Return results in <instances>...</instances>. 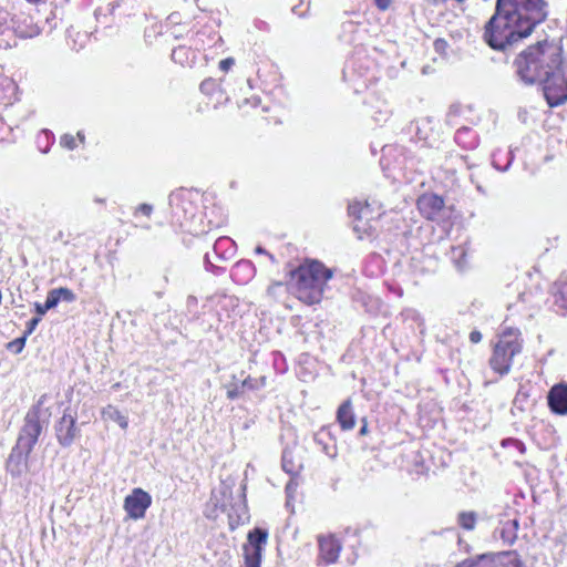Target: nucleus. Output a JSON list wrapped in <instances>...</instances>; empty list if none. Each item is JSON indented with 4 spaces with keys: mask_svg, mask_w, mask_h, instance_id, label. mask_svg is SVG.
Here are the masks:
<instances>
[{
    "mask_svg": "<svg viewBox=\"0 0 567 567\" xmlns=\"http://www.w3.org/2000/svg\"><path fill=\"white\" fill-rule=\"evenodd\" d=\"M268 533L265 529L261 528H255L248 534V542L249 545H247L250 549H259V553H261V547L267 543Z\"/></svg>",
    "mask_w": 567,
    "mask_h": 567,
    "instance_id": "2eb2a0df",
    "label": "nucleus"
},
{
    "mask_svg": "<svg viewBox=\"0 0 567 567\" xmlns=\"http://www.w3.org/2000/svg\"><path fill=\"white\" fill-rule=\"evenodd\" d=\"M457 2H464L465 0H456Z\"/></svg>",
    "mask_w": 567,
    "mask_h": 567,
    "instance_id": "c03bdc74",
    "label": "nucleus"
},
{
    "mask_svg": "<svg viewBox=\"0 0 567 567\" xmlns=\"http://www.w3.org/2000/svg\"><path fill=\"white\" fill-rule=\"evenodd\" d=\"M54 290V293L56 295V297L59 298V300H64V301H68V302H73L75 300V295L72 290H70L69 288H56V289H53Z\"/></svg>",
    "mask_w": 567,
    "mask_h": 567,
    "instance_id": "5701e85b",
    "label": "nucleus"
},
{
    "mask_svg": "<svg viewBox=\"0 0 567 567\" xmlns=\"http://www.w3.org/2000/svg\"><path fill=\"white\" fill-rule=\"evenodd\" d=\"M41 318L40 317H37V318H32L29 322H28V330H27V333H32V331L35 329V327L38 326V323L40 322Z\"/></svg>",
    "mask_w": 567,
    "mask_h": 567,
    "instance_id": "473e14b6",
    "label": "nucleus"
},
{
    "mask_svg": "<svg viewBox=\"0 0 567 567\" xmlns=\"http://www.w3.org/2000/svg\"><path fill=\"white\" fill-rule=\"evenodd\" d=\"M290 456H291V452L288 450H285L284 454H282V468L285 472H287L289 474H296V473H298L300 465L295 464L292 462V460L290 458Z\"/></svg>",
    "mask_w": 567,
    "mask_h": 567,
    "instance_id": "aec40b11",
    "label": "nucleus"
},
{
    "mask_svg": "<svg viewBox=\"0 0 567 567\" xmlns=\"http://www.w3.org/2000/svg\"><path fill=\"white\" fill-rule=\"evenodd\" d=\"M244 551L246 567H260L261 553H259V549H250L248 546H244Z\"/></svg>",
    "mask_w": 567,
    "mask_h": 567,
    "instance_id": "a211bd4d",
    "label": "nucleus"
},
{
    "mask_svg": "<svg viewBox=\"0 0 567 567\" xmlns=\"http://www.w3.org/2000/svg\"><path fill=\"white\" fill-rule=\"evenodd\" d=\"M516 74L525 84H542L549 106L567 101V78L563 70V50L555 42L543 41L528 47L514 61Z\"/></svg>",
    "mask_w": 567,
    "mask_h": 567,
    "instance_id": "f257e3e1",
    "label": "nucleus"
},
{
    "mask_svg": "<svg viewBox=\"0 0 567 567\" xmlns=\"http://www.w3.org/2000/svg\"><path fill=\"white\" fill-rule=\"evenodd\" d=\"M243 393L240 385H234L227 390V398L230 400L237 399Z\"/></svg>",
    "mask_w": 567,
    "mask_h": 567,
    "instance_id": "a878e982",
    "label": "nucleus"
},
{
    "mask_svg": "<svg viewBox=\"0 0 567 567\" xmlns=\"http://www.w3.org/2000/svg\"><path fill=\"white\" fill-rule=\"evenodd\" d=\"M151 504V495L144 489L136 487L125 497L123 507L130 518L137 520L145 516Z\"/></svg>",
    "mask_w": 567,
    "mask_h": 567,
    "instance_id": "423d86ee",
    "label": "nucleus"
},
{
    "mask_svg": "<svg viewBox=\"0 0 567 567\" xmlns=\"http://www.w3.org/2000/svg\"><path fill=\"white\" fill-rule=\"evenodd\" d=\"M256 252L257 254H266V250L262 247L258 246V247H256Z\"/></svg>",
    "mask_w": 567,
    "mask_h": 567,
    "instance_id": "4c0bfd02",
    "label": "nucleus"
},
{
    "mask_svg": "<svg viewBox=\"0 0 567 567\" xmlns=\"http://www.w3.org/2000/svg\"><path fill=\"white\" fill-rule=\"evenodd\" d=\"M477 522V514L473 511L461 512L457 515L458 525L465 530H473Z\"/></svg>",
    "mask_w": 567,
    "mask_h": 567,
    "instance_id": "f3484780",
    "label": "nucleus"
},
{
    "mask_svg": "<svg viewBox=\"0 0 567 567\" xmlns=\"http://www.w3.org/2000/svg\"><path fill=\"white\" fill-rule=\"evenodd\" d=\"M466 567H498V566L496 565V563L493 559L488 558L487 556H482L480 558V560L475 564L468 565L466 563Z\"/></svg>",
    "mask_w": 567,
    "mask_h": 567,
    "instance_id": "b1692460",
    "label": "nucleus"
},
{
    "mask_svg": "<svg viewBox=\"0 0 567 567\" xmlns=\"http://www.w3.org/2000/svg\"><path fill=\"white\" fill-rule=\"evenodd\" d=\"M42 431V426L39 421L38 412H29L24 419V424L19 434L17 445L27 453H31L38 437Z\"/></svg>",
    "mask_w": 567,
    "mask_h": 567,
    "instance_id": "39448f33",
    "label": "nucleus"
},
{
    "mask_svg": "<svg viewBox=\"0 0 567 567\" xmlns=\"http://www.w3.org/2000/svg\"><path fill=\"white\" fill-rule=\"evenodd\" d=\"M240 386H241L243 389H244V388H246V386L252 388V385H251V380H250L249 378H248V379H246V380H244V381L241 382Z\"/></svg>",
    "mask_w": 567,
    "mask_h": 567,
    "instance_id": "e433bc0d",
    "label": "nucleus"
},
{
    "mask_svg": "<svg viewBox=\"0 0 567 567\" xmlns=\"http://www.w3.org/2000/svg\"><path fill=\"white\" fill-rule=\"evenodd\" d=\"M78 137H79L82 142L84 141V135H83L81 132H79V133H78Z\"/></svg>",
    "mask_w": 567,
    "mask_h": 567,
    "instance_id": "a19ab883",
    "label": "nucleus"
},
{
    "mask_svg": "<svg viewBox=\"0 0 567 567\" xmlns=\"http://www.w3.org/2000/svg\"><path fill=\"white\" fill-rule=\"evenodd\" d=\"M234 63L235 61L233 58L224 59L219 62V69L226 72L234 65Z\"/></svg>",
    "mask_w": 567,
    "mask_h": 567,
    "instance_id": "c85d7f7f",
    "label": "nucleus"
},
{
    "mask_svg": "<svg viewBox=\"0 0 567 567\" xmlns=\"http://www.w3.org/2000/svg\"><path fill=\"white\" fill-rule=\"evenodd\" d=\"M56 439L63 446H70L79 435L75 417L64 411L62 417L55 425Z\"/></svg>",
    "mask_w": 567,
    "mask_h": 567,
    "instance_id": "6e6552de",
    "label": "nucleus"
},
{
    "mask_svg": "<svg viewBox=\"0 0 567 567\" xmlns=\"http://www.w3.org/2000/svg\"><path fill=\"white\" fill-rule=\"evenodd\" d=\"M136 212H140L142 213L143 215L145 216H151L152 212H153V206L150 205V204H141L137 208H136Z\"/></svg>",
    "mask_w": 567,
    "mask_h": 567,
    "instance_id": "c756f323",
    "label": "nucleus"
},
{
    "mask_svg": "<svg viewBox=\"0 0 567 567\" xmlns=\"http://www.w3.org/2000/svg\"><path fill=\"white\" fill-rule=\"evenodd\" d=\"M349 212L352 216H355L359 220L370 217L369 204L365 203L361 206L360 203H354L349 206Z\"/></svg>",
    "mask_w": 567,
    "mask_h": 567,
    "instance_id": "6ab92c4d",
    "label": "nucleus"
},
{
    "mask_svg": "<svg viewBox=\"0 0 567 567\" xmlns=\"http://www.w3.org/2000/svg\"><path fill=\"white\" fill-rule=\"evenodd\" d=\"M29 3L37 4L41 2L42 0H27Z\"/></svg>",
    "mask_w": 567,
    "mask_h": 567,
    "instance_id": "ea45409f",
    "label": "nucleus"
},
{
    "mask_svg": "<svg viewBox=\"0 0 567 567\" xmlns=\"http://www.w3.org/2000/svg\"><path fill=\"white\" fill-rule=\"evenodd\" d=\"M563 70L565 71V76L567 78V65L566 66L563 65Z\"/></svg>",
    "mask_w": 567,
    "mask_h": 567,
    "instance_id": "37998d69",
    "label": "nucleus"
},
{
    "mask_svg": "<svg viewBox=\"0 0 567 567\" xmlns=\"http://www.w3.org/2000/svg\"><path fill=\"white\" fill-rule=\"evenodd\" d=\"M333 272L318 260L306 261L291 271L292 288L297 298L306 305L319 303Z\"/></svg>",
    "mask_w": 567,
    "mask_h": 567,
    "instance_id": "7ed1b4c3",
    "label": "nucleus"
},
{
    "mask_svg": "<svg viewBox=\"0 0 567 567\" xmlns=\"http://www.w3.org/2000/svg\"><path fill=\"white\" fill-rule=\"evenodd\" d=\"M25 340H27L25 336H23L21 338H17L7 344V349L9 351H11L12 353L18 354L23 350V348L25 346Z\"/></svg>",
    "mask_w": 567,
    "mask_h": 567,
    "instance_id": "4be33fe9",
    "label": "nucleus"
},
{
    "mask_svg": "<svg viewBox=\"0 0 567 567\" xmlns=\"http://www.w3.org/2000/svg\"><path fill=\"white\" fill-rule=\"evenodd\" d=\"M374 3L380 10L385 11L391 7L392 0H374Z\"/></svg>",
    "mask_w": 567,
    "mask_h": 567,
    "instance_id": "7c9ffc66",
    "label": "nucleus"
},
{
    "mask_svg": "<svg viewBox=\"0 0 567 567\" xmlns=\"http://www.w3.org/2000/svg\"><path fill=\"white\" fill-rule=\"evenodd\" d=\"M519 336L520 333L517 330L504 331L494 347L489 365L501 375L509 372L513 358L522 351Z\"/></svg>",
    "mask_w": 567,
    "mask_h": 567,
    "instance_id": "20e7f679",
    "label": "nucleus"
},
{
    "mask_svg": "<svg viewBox=\"0 0 567 567\" xmlns=\"http://www.w3.org/2000/svg\"><path fill=\"white\" fill-rule=\"evenodd\" d=\"M11 18L10 13L0 8V37L4 35L6 33H10L11 31ZM10 47L9 41L4 39H0V48H7Z\"/></svg>",
    "mask_w": 567,
    "mask_h": 567,
    "instance_id": "dca6fc26",
    "label": "nucleus"
},
{
    "mask_svg": "<svg viewBox=\"0 0 567 567\" xmlns=\"http://www.w3.org/2000/svg\"><path fill=\"white\" fill-rule=\"evenodd\" d=\"M548 405L550 410L559 415L567 414V384L554 385L548 393Z\"/></svg>",
    "mask_w": 567,
    "mask_h": 567,
    "instance_id": "9d476101",
    "label": "nucleus"
},
{
    "mask_svg": "<svg viewBox=\"0 0 567 567\" xmlns=\"http://www.w3.org/2000/svg\"><path fill=\"white\" fill-rule=\"evenodd\" d=\"M61 143L69 150H73L75 147V140L72 135H64L61 140Z\"/></svg>",
    "mask_w": 567,
    "mask_h": 567,
    "instance_id": "bb28decb",
    "label": "nucleus"
},
{
    "mask_svg": "<svg viewBox=\"0 0 567 567\" xmlns=\"http://www.w3.org/2000/svg\"><path fill=\"white\" fill-rule=\"evenodd\" d=\"M556 302L561 307L567 309V288L559 292V296L556 299Z\"/></svg>",
    "mask_w": 567,
    "mask_h": 567,
    "instance_id": "cd10ccee",
    "label": "nucleus"
},
{
    "mask_svg": "<svg viewBox=\"0 0 567 567\" xmlns=\"http://www.w3.org/2000/svg\"><path fill=\"white\" fill-rule=\"evenodd\" d=\"M456 567H466V561H464V563H462V564L457 565Z\"/></svg>",
    "mask_w": 567,
    "mask_h": 567,
    "instance_id": "79ce46f5",
    "label": "nucleus"
},
{
    "mask_svg": "<svg viewBox=\"0 0 567 567\" xmlns=\"http://www.w3.org/2000/svg\"><path fill=\"white\" fill-rule=\"evenodd\" d=\"M337 421L343 431L352 430L355 425V415L351 400H346L337 411Z\"/></svg>",
    "mask_w": 567,
    "mask_h": 567,
    "instance_id": "f8f14e48",
    "label": "nucleus"
},
{
    "mask_svg": "<svg viewBox=\"0 0 567 567\" xmlns=\"http://www.w3.org/2000/svg\"><path fill=\"white\" fill-rule=\"evenodd\" d=\"M417 207L425 218L433 220L443 209L444 200L435 194H425L419 198Z\"/></svg>",
    "mask_w": 567,
    "mask_h": 567,
    "instance_id": "1a4fd4ad",
    "label": "nucleus"
},
{
    "mask_svg": "<svg viewBox=\"0 0 567 567\" xmlns=\"http://www.w3.org/2000/svg\"><path fill=\"white\" fill-rule=\"evenodd\" d=\"M319 548L320 555L326 563H334L338 559L340 553V545L337 539L332 537L320 538Z\"/></svg>",
    "mask_w": 567,
    "mask_h": 567,
    "instance_id": "ddd939ff",
    "label": "nucleus"
},
{
    "mask_svg": "<svg viewBox=\"0 0 567 567\" xmlns=\"http://www.w3.org/2000/svg\"><path fill=\"white\" fill-rule=\"evenodd\" d=\"M11 30L21 39H31L41 33V29L33 18L24 12L17 13L11 18Z\"/></svg>",
    "mask_w": 567,
    "mask_h": 567,
    "instance_id": "0eeeda50",
    "label": "nucleus"
},
{
    "mask_svg": "<svg viewBox=\"0 0 567 567\" xmlns=\"http://www.w3.org/2000/svg\"><path fill=\"white\" fill-rule=\"evenodd\" d=\"M49 309L45 308V305H41V303H35V311L38 313V316L41 318L43 315H45V312L48 311Z\"/></svg>",
    "mask_w": 567,
    "mask_h": 567,
    "instance_id": "f704fd0d",
    "label": "nucleus"
},
{
    "mask_svg": "<svg viewBox=\"0 0 567 567\" xmlns=\"http://www.w3.org/2000/svg\"><path fill=\"white\" fill-rule=\"evenodd\" d=\"M546 17L545 0H496L495 13L485 25L484 40L492 49L504 51L528 37Z\"/></svg>",
    "mask_w": 567,
    "mask_h": 567,
    "instance_id": "f03ea898",
    "label": "nucleus"
},
{
    "mask_svg": "<svg viewBox=\"0 0 567 567\" xmlns=\"http://www.w3.org/2000/svg\"><path fill=\"white\" fill-rule=\"evenodd\" d=\"M362 421H363V425L361 426L359 433H360V435H365L368 433V424L364 419Z\"/></svg>",
    "mask_w": 567,
    "mask_h": 567,
    "instance_id": "c9c22d12",
    "label": "nucleus"
},
{
    "mask_svg": "<svg viewBox=\"0 0 567 567\" xmlns=\"http://www.w3.org/2000/svg\"><path fill=\"white\" fill-rule=\"evenodd\" d=\"M29 454L16 444L7 460V470L12 476H20L22 474Z\"/></svg>",
    "mask_w": 567,
    "mask_h": 567,
    "instance_id": "9b49d317",
    "label": "nucleus"
},
{
    "mask_svg": "<svg viewBox=\"0 0 567 567\" xmlns=\"http://www.w3.org/2000/svg\"><path fill=\"white\" fill-rule=\"evenodd\" d=\"M353 230L357 231V233H360L361 231V227L359 226V224H355L353 226Z\"/></svg>",
    "mask_w": 567,
    "mask_h": 567,
    "instance_id": "58836bf2",
    "label": "nucleus"
},
{
    "mask_svg": "<svg viewBox=\"0 0 567 567\" xmlns=\"http://www.w3.org/2000/svg\"><path fill=\"white\" fill-rule=\"evenodd\" d=\"M186 52H187V49H186V48H184V47H181V48L175 49V50L173 51V53H172V58H173V60H175V61H179V62H182V61H181L182 55H183V54H185Z\"/></svg>",
    "mask_w": 567,
    "mask_h": 567,
    "instance_id": "2f4dec72",
    "label": "nucleus"
},
{
    "mask_svg": "<svg viewBox=\"0 0 567 567\" xmlns=\"http://www.w3.org/2000/svg\"><path fill=\"white\" fill-rule=\"evenodd\" d=\"M59 301H60L59 298L56 297V295L54 293V290L52 289L48 292L47 300L44 302L45 308H48L50 310V309L56 307Z\"/></svg>",
    "mask_w": 567,
    "mask_h": 567,
    "instance_id": "393cba45",
    "label": "nucleus"
},
{
    "mask_svg": "<svg viewBox=\"0 0 567 567\" xmlns=\"http://www.w3.org/2000/svg\"><path fill=\"white\" fill-rule=\"evenodd\" d=\"M104 413L107 414L112 420L116 421L122 429L127 427L126 416L122 415L121 412L114 406L109 405Z\"/></svg>",
    "mask_w": 567,
    "mask_h": 567,
    "instance_id": "412c9836",
    "label": "nucleus"
},
{
    "mask_svg": "<svg viewBox=\"0 0 567 567\" xmlns=\"http://www.w3.org/2000/svg\"><path fill=\"white\" fill-rule=\"evenodd\" d=\"M470 340L473 343H478L482 340V333L480 331H477V330H473L470 333Z\"/></svg>",
    "mask_w": 567,
    "mask_h": 567,
    "instance_id": "72a5a7b5",
    "label": "nucleus"
},
{
    "mask_svg": "<svg viewBox=\"0 0 567 567\" xmlns=\"http://www.w3.org/2000/svg\"><path fill=\"white\" fill-rule=\"evenodd\" d=\"M518 520L507 519L498 528L499 536L507 545H513L517 538Z\"/></svg>",
    "mask_w": 567,
    "mask_h": 567,
    "instance_id": "4468645a",
    "label": "nucleus"
}]
</instances>
